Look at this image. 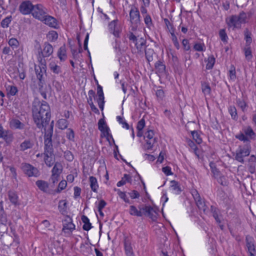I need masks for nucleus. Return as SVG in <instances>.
<instances>
[{
	"mask_svg": "<svg viewBox=\"0 0 256 256\" xmlns=\"http://www.w3.org/2000/svg\"><path fill=\"white\" fill-rule=\"evenodd\" d=\"M10 126L16 129L22 130L24 128V124L17 119H13L10 123Z\"/></svg>",
	"mask_w": 256,
	"mask_h": 256,
	"instance_id": "30",
	"label": "nucleus"
},
{
	"mask_svg": "<svg viewBox=\"0 0 256 256\" xmlns=\"http://www.w3.org/2000/svg\"><path fill=\"white\" fill-rule=\"evenodd\" d=\"M219 36L221 40L224 42H228V36L225 29H221L219 32Z\"/></svg>",
	"mask_w": 256,
	"mask_h": 256,
	"instance_id": "46",
	"label": "nucleus"
},
{
	"mask_svg": "<svg viewBox=\"0 0 256 256\" xmlns=\"http://www.w3.org/2000/svg\"><path fill=\"white\" fill-rule=\"evenodd\" d=\"M182 44L184 50L188 51L190 50V46L188 40L184 39L182 41Z\"/></svg>",
	"mask_w": 256,
	"mask_h": 256,
	"instance_id": "60",
	"label": "nucleus"
},
{
	"mask_svg": "<svg viewBox=\"0 0 256 256\" xmlns=\"http://www.w3.org/2000/svg\"><path fill=\"white\" fill-rule=\"evenodd\" d=\"M192 136L194 140L196 141V142L197 144H200L202 143V140L200 138V134H198V132H197L192 131Z\"/></svg>",
	"mask_w": 256,
	"mask_h": 256,
	"instance_id": "51",
	"label": "nucleus"
},
{
	"mask_svg": "<svg viewBox=\"0 0 256 256\" xmlns=\"http://www.w3.org/2000/svg\"><path fill=\"white\" fill-rule=\"evenodd\" d=\"M218 183L224 186H226L228 184V182L225 176L221 174L216 178Z\"/></svg>",
	"mask_w": 256,
	"mask_h": 256,
	"instance_id": "47",
	"label": "nucleus"
},
{
	"mask_svg": "<svg viewBox=\"0 0 256 256\" xmlns=\"http://www.w3.org/2000/svg\"><path fill=\"white\" fill-rule=\"evenodd\" d=\"M68 122L66 119L62 118L58 120V125L59 128L64 130L67 128Z\"/></svg>",
	"mask_w": 256,
	"mask_h": 256,
	"instance_id": "39",
	"label": "nucleus"
},
{
	"mask_svg": "<svg viewBox=\"0 0 256 256\" xmlns=\"http://www.w3.org/2000/svg\"><path fill=\"white\" fill-rule=\"evenodd\" d=\"M32 14L35 18L41 20L47 14V9L41 4L34 5Z\"/></svg>",
	"mask_w": 256,
	"mask_h": 256,
	"instance_id": "7",
	"label": "nucleus"
},
{
	"mask_svg": "<svg viewBox=\"0 0 256 256\" xmlns=\"http://www.w3.org/2000/svg\"><path fill=\"white\" fill-rule=\"evenodd\" d=\"M128 194L130 196V197L132 199L138 198L140 196L139 192L135 190H133L130 192H128Z\"/></svg>",
	"mask_w": 256,
	"mask_h": 256,
	"instance_id": "63",
	"label": "nucleus"
},
{
	"mask_svg": "<svg viewBox=\"0 0 256 256\" xmlns=\"http://www.w3.org/2000/svg\"><path fill=\"white\" fill-rule=\"evenodd\" d=\"M124 252L126 256H134L133 248L132 246L130 238L125 236L124 240Z\"/></svg>",
	"mask_w": 256,
	"mask_h": 256,
	"instance_id": "14",
	"label": "nucleus"
},
{
	"mask_svg": "<svg viewBox=\"0 0 256 256\" xmlns=\"http://www.w3.org/2000/svg\"><path fill=\"white\" fill-rule=\"evenodd\" d=\"M67 184L66 180H62L58 184V188L56 190V192H60L62 190H64Z\"/></svg>",
	"mask_w": 256,
	"mask_h": 256,
	"instance_id": "54",
	"label": "nucleus"
},
{
	"mask_svg": "<svg viewBox=\"0 0 256 256\" xmlns=\"http://www.w3.org/2000/svg\"><path fill=\"white\" fill-rule=\"evenodd\" d=\"M142 208L139 207V210L134 206H130L129 213L130 215L136 216H142Z\"/></svg>",
	"mask_w": 256,
	"mask_h": 256,
	"instance_id": "24",
	"label": "nucleus"
},
{
	"mask_svg": "<svg viewBox=\"0 0 256 256\" xmlns=\"http://www.w3.org/2000/svg\"><path fill=\"white\" fill-rule=\"evenodd\" d=\"M145 126V120L144 119L140 120L138 123L136 128L138 130H142Z\"/></svg>",
	"mask_w": 256,
	"mask_h": 256,
	"instance_id": "62",
	"label": "nucleus"
},
{
	"mask_svg": "<svg viewBox=\"0 0 256 256\" xmlns=\"http://www.w3.org/2000/svg\"><path fill=\"white\" fill-rule=\"evenodd\" d=\"M196 203L200 210H202L204 212L206 211V206L204 201L202 199Z\"/></svg>",
	"mask_w": 256,
	"mask_h": 256,
	"instance_id": "55",
	"label": "nucleus"
},
{
	"mask_svg": "<svg viewBox=\"0 0 256 256\" xmlns=\"http://www.w3.org/2000/svg\"><path fill=\"white\" fill-rule=\"evenodd\" d=\"M228 112L234 120H236L238 119L236 109L234 106H230L228 108Z\"/></svg>",
	"mask_w": 256,
	"mask_h": 256,
	"instance_id": "43",
	"label": "nucleus"
},
{
	"mask_svg": "<svg viewBox=\"0 0 256 256\" xmlns=\"http://www.w3.org/2000/svg\"><path fill=\"white\" fill-rule=\"evenodd\" d=\"M32 115L34 123L40 128L46 127L50 120V107L47 102L42 100L41 102L36 100L32 105Z\"/></svg>",
	"mask_w": 256,
	"mask_h": 256,
	"instance_id": "1",
	"label": "nucleus"
},
{
	"mask_svg": "<svg viewBox=\"0 0 256 256\" xmlns=\"http://www.w3.org/2000/svg\"><path fill=\"white\" fill-rule=\"evenodd\" d=\"M54 52L52 46L48 42H44L43 48H40L38 49V54L37 55L38 60H40L42 58L43 60H46V58L50 56Z\"/></svg>",
	"mask_w": 256,
	"mask_h": 256,
	"instance_id": "6",
	"label": "nucleus"
},
{
	"mask_svg": "<svg viewBox=\"0 0 256 256\" xmlns=\"http://www.w3.org/2000/svg\"><path fill=\"white\" fill-rule=\"evenodd\" d=\"M204 46L203 44L196 43L194 46V49L198 52H202L204 50Z\"/></svg>",
	"mask_w": 256,
	"mask_h": 256,
	"instance_id": "56",
	"label": "nucleus"
},
{
	"mask_svg": "<svg viewBox=\"0 0 256 256\" xmlns=\"http://www.w3.org/2000/svg\"><path fill=\"white\" fill-rule=\"evenodd\" d=\"M243 51L244 52L246 59L248 62L250 61L253 58L250 46L246 45L245 47L243 49Z\"/></svg>",
	"mask_w": 256,
	"mask_h": 256,
	"instance_id": "31",
	"label": "nucleus"
},
{
	"mask_svg": "<svg viewBox=\"0 0 256 256\" xmlns=\"http://www.w3.org/2000/svg\"><path fill=\"white\" fill-rule=\"evenodd\" d=\"M215 63V58L213 56H209L208 60V63L206 65V69H212Z\"/></svg>",
	"mask_w": 256,
	"mask_h": 256,
	"instance_id": "44",
	"label": "nucleus"
},
{
	"mask_svg": "<svg viewBox=\"0 0 256 256\" xmlns=\"http://www.w3.org/2000/svg\"><path fill=\"white\" fill-rule=\"evenodd\" d=\"M146 44V40L141 38L138 41H137L135 44L138 51L139 52H142L144 50H145V46Z\"/></svg>",
	"mask_w": 256,
	"mask_h": 256,
	"instance_id": "26",
	"label": "nucleus"
},
{
	"mask_svg": "<svg viewBox=\"0 0 256 256\" xmlns=\"http://www.w3.org/2000/svg\"><path fill=\"white\" fill-rule=\"evenodd\" d=\"M118 194L119 196L122 199L126 202L127 203H130V200L126 196V194L124 192H121L120 190H118Z\"/></svg>",
	"mask_w": 256,
	"mask_h": 256,
	"instance_id": "59",
	"label": "nucleus"
},
{
	"mask_svg": "<svg viewBox=\"0 0 256 256\" xmlns=\"http://www.w3.org/2000/svg\"><path fill=\"white\" fill-rule=\"evenodd\" d=\"M236 102L238 106L244 112L247 106L246 102L242 100L238 99L236 100Z\"/></svg>",
	"mask_w": 256,
	"mask_h": 256,
	"instance_id": "57",
	"label": "nucleus"
},
{
	"mask_svg": "<svg viewBox=\"0 0 256 256\" xmlns=\"http://www.w3.org/2000/svg\"><path fill=\"white\" fill-rule=\"evenodd\" d=\"M12 21V16H9L6 17L5 18L2 20L0 25L3 28H6L9 26V24Z\"/></svg>",
	"mask_w": 256,
	"mask_h": 256,
	"instance_id": "48",
	"label": "nucleus"
},
{
	"mask_svg": "<svg viewBox=\"0 0 256 256\" xmlns=\"http://www.w3.org/2000/svg\"><path fill=\"white\" fill-rule=\"evenodd\" d=\"M154 54V52L152 49L148 48L145 50L146 58L148 62H152L153 60Z\"/></svg>",
	"mask_w": 256,
	"mask_h": 256,
	"instance_id": "38",
	"label": "nucleus"
},
{
	"mask_svg": "<svg viewBox=\"0 0 256 256\" xmlns=\"http://www.w3.org/2000/svg\"><path fill=\"white\" fill-rule=\"evenodd\" d=\"M8 197L12 204L16 205L18 204V196L14 192L9 191L8 192Z\"/></svg>",
	"mask_w": 256,
	"mask_h": 256,
	"instance_id": "34",
	"label": "nucleus"
},
{
	"mask_svg": "<svg viewBox=\"0 0 256 256\" xmlns=\"http://www.w3.org/2000/svg\"><path fill=\"white\" fill-rule=\"evenodd\" d=\"M8 223V218L4 210L0 211V226H2L4 231L6 230Z\"/></svg>",
	"mask_w": 256,
	"mask_h": 256,
	"instance_id": "21",
	"label": "nucleus"
},
{
	"mask_svg": "<svg viewBox=\"0 0 256 256\" xmlns=\"http://www.w3.org/2000/svg\"><path fill=\"white\" fill-rule=\"evenodd\" d=\"M246 245L248 249L250 256H256V248L254 244V238L250 236H246Z\"/></svg>",
	"mask_w": 256,
	"mask_h": 256,
	"instance_id": "13",
	"label": "nucleus"
},
{
	"mask_svg": "<svg viewBox=\"0 0 256 256\" xmlns=\"http://www.w3.org/2000/svg\"><path fill=\"white\" fill-rule=\"evenodd\" d=\"M235 137L244 143V145L239 146L235 155V160L243 164L244 162V158L249 156L251 151L250 140L242 133L236 135Z\"/></svg>",
	"mask_w": 256,
	"mask_h": 256,
	"instance_id": "2",
	"label": "nucleus"
},
{
	"mask_svg": "<svg viewBox=\"0 0 256 256\" xmlns=\"http://www.w3.org/2000/svg\"><path fill=\"white\" fill-rule=\"evenodd\" d=\"M229 76L232 80L234 81L236 79V70L234 66H232L228 72Z\"/></svg>",
	"mask_w": 256,
	"mask_h": 256,
	"instance_id": "50",
	"label": "nucleus"
},
{
	"mask_svg": "<svg viewBox=\"0 0 256 256\" xmlns=\"http://www.w3.org/2000/svg\"><path fill=\"white\" fill-rule=\"evenodd\" d=\"M47 37L50 40L54 41L58 38V34L56 31L51 30L48 32Z\"/></svg>",
	"mask_w": 256,
	"mask_h": 256,
	"instance_id": "45",
	"label": "nucleus"
},
{
	"mask_svg": "<svg viewBox=\"0 0 256 256\" xmlns=\"http://www.w3.org/2000/svg\"><path fill=\"white\" fill-rule=\"evenodd\" d=\"M246 14L241 12L238 15H232L226 20V24L229 27H233L234 28H240L242 24L246 22Z\"/></svg>",
	"mask_w": 256,
	"mask_h": 256,
	"instance_id": "4",
	"label": "nucleus"
},
{
	"mask_svg": "<svg viewBox=\"0 0 256 256\" xmlns=\"http://www.w3.org/2000/svg\"><path fill=\"white\" fill-rule=\"evenodd\" d=\"M98 128L108 140H109L110 138L112 139V135L110 133V130L104 120L100 119L99 120Z\"/></svg>",
	"mask_w": 256,
	"mask_h": 256,
	"instance_id": "12",
	"label": "nucleus"
},
{
	"mask_svg": "<svg viewBox=\"0 0 256 256\" xmlns=\"http://www.w3.org/2000/svg\"><path fill=\"white\" fill-rule=\"evenodd\" d=\"M58 56L61 61H64L66 59V48L64 45L62 46L59 48L58 52Z\"/></svg>",
	"mask_w": 256,
	"mask_h": 256,
	"instance_id": "29",
	"label": "nucleus"
},
{
	"mask_svg": "<svg viewBox=\"0 0 256 256\" xmlns=\"http://www.w3.org/2000/svg\"><path fill=\"white\" fill-rule=\"evenodd\" d=\"M62 166L60 162L55 163L54 166L53 167L52 170V175L58 176L62 173Z\"/></svg>",
	"mask_w": 256,
	"mask_h": 256,
	"instance_id": "27",
	"label": "nucleus"
},
{
	"mask_svg": "<svg viewBox=\"0 0 256 256\" xmlns=\"http://www.w3.org/2000/svg\"><path fill=\"white\" fill-rule=\"evenodd\" d=\"M155 68L156 73L162 74L165 72L166 66L164 64L163 62L160 60H158L155 63Z\"/></svg>",
	"mask_w": 256,
	"mask_h": 256,
	"instance_id": "25",
	"label": "nucleus"
},
{
	"mask_svg": "<svg viewBox=\"0 0 256 256\" xmlns=\"http://www.w3.org/2000/svg\"><path fill=\"white\" fill-rule=\"evenodd\" d=\"M44 161L46 164L48 166L51 167L53 166L55 162V156L54 154H44Z\"/></svg>",
	"mask_w": 256,
	"mask_h": 256,
	"instance_id": "23",
	"label": "nucleus"
},
{
	"mask_svg": "<svg viewBox=\"0 0 256 256\" xmlns=\"http://www.w3.org/2000/svg\"><path fill=\"white\" fill-rule=\"evenodd\" d=\"M8 44L13 49H14V48H16L18 47V46L19 45V42L16 38H12L8 41Z\"/></svg>",
	"mask_w": 256,
	"mask_h": 256,
	"instance_id": "52",
	"label": "nucleus"
},
{
	"mask_svg": "<svg viewBox=\"0 0 256 256\" xmlns=\"http://www.w3.org/2000/svg\"><path fill=\"white\" fill-rule=\"evenodd\" d=\"M67 202L64 200H61L59 202L58 208L60 212L62 214L66 212Z\"/></svg>",
	"mask_w": 256,
	"mask_h": 256,
	"instance_id": "40",
	"label": "nucleus"
},
{
	"mask_svg": "<svg viewBox=\"0 0 256 256\" xmlns=\"http://www.w3.org/2000/svg\"><path fill=\"white\" fill-rule=\"evenodd\" d=\"M142 211L145 212V214L147 215L152 220H155L157 218V212L154 208L151 206H145L142 207Z\"/></svg>",
	"mask_w": 256,
	"mask_h": 256,
	"instance_id": "18",
	"label": "nucleus"
},
{
	"mask_svg": "<svg viewBox=\"0 0 256 256\" xmlns=\"http://www.w3.org/2000/svg\"><path fill=\"white\" fill-rule=\"evenodd\" d=\"M144 22L146 27L148 28H151V27L154 26L152 18L150 14H146L144 16Z\"/></svg>",
	"mask_w": 256,
	"mask_h": 256,
	"instance_id": "41",
	"label": "nucleus"
},
{
	"mask_svg": "<svg viewBox=\"0 0 256 256\" xmlns=\"http://www.w3.org/2000/svg\"><path fill=\"white\" fill-rule=\"evenodd\" d=\"M21 168L24 174L29 177H38L40 175V172L37 168L28 163H22Z\"/></svg>",
	"mask_w": 256,
	"mask_h": 256,
	"instance_id": "8",
	"label": "nucleus"
},
{
	"mask_svg": "<svg viewBox=\"0 0 256 256\" xmlns=\"http://www.w3.org/2000/svg\"><path fill=\"white\" fill-rule=\"evenodd\" d=\"M40 21L51 28H58L57 20L54 18L50 15L46 14Z\"/></svg>",
	"mask_w": 256,
	"mask_h": 256,
	"instance_id": "15",
	"label": "nucleus"
},
{
	"mask_svg": "<svg viewBox=\"0 0 256 256\" xmlns=\"http://www.w3.org/2000/svg\"><path fill=\"white\" fill-rule=\"evenodd\" d=\"M154 132L152 130H148L145 133L144 137L146 138V139H154Z\"/></svg>",
	"mask_w": 256,
	"mask_h": 256,
	"instance_id": "64",
	"label": "nucleus"
},
{
	"mask_svg": "<svg viewBox=\"0 0 256 256\" xmlns=\"http://www.w3.org/2000/svg\"><path fill=\"white\" fill-rule=\"evenodd\" d=\"M88 102H93L92 98H94L96 94L94 90H90L88 92Z\"/></svg>",
	"mask_w": 256,
	"mask_h": 256,
	"instance_id": "61",
	"label": "nucleus"
},
{
	"mask_svg": "<svg viewBox=\"0 0 256 256\" xmlns=\"http://www.w3.org/2000/svg\"><path fill=\"white\" fill-rule=\"evenodd\" d=\"M244 40H246V45L250 46L252 42V32L248 28H246L244 31Z\"/></svg>",
	"mask_w": 256,
	"mask_h": 256,
	"instance_id": "28",
	"label": "nucleus"
},
{
	"mask_svg": "<svg viewBox=\"0 0 256 256\" xmlns=\"http://www.w3.org/2000/svg\"><path fill=\"white\" fill-rule=\"evenodd\" d=\"M36 184L38 188L44 192L50 193L49 184L48 182L43 180H38Z\"/></svg>",
	"mask_w": 256,
	"mask_h": 256,
	"instance_id": "20",
	"label": "nucleus"
},
{
	"mask_svg": "<svg viewBox=\"0 0 256 256\" xmlns=\"http://www.w3.org/2000/svg\"><path fill=\"white\" fill-rule=\"evenodd\" d=\"M34 5H33L30 1L24 0L22 2L19 6L18 10L20 12L24 15L32 14V10Z\"/></svg>",
	"mask_w": 256,
	"mask_h": 256,
	"instance_id": "11",
	"label": "nucleus"
},
{
	"mask_svg": "<svg viewBox=\"0 0 256 256\" xmlns=\"http://www.w3.org/2000/svg\"><path fill=\"white\" fill-rule=\"evenodd\" d=\"M66 138L70 141H74V131L71 129L68 128L66 132Z\"/></svg>",
	"mask_w": 256,
	"mask_h": 256,
	"instance_id": "53",
	"label": "nucleus"
},
{
	"mask_svg": "<svg viewBox=\"0 0 256 256\" xmlns=\"http://www.w3.org/2000/svg\"><path fill=\"white\" fill-rule=\"evenodd\" d=\"M202 89L203 93L206 94H210L211 92V88L208 83L204 82L202 84Z\"/></svg>",
	"mask_w": 256,
	"mask_h": 256,
	"instance_id": "37",
	"label": "nucleus"
},
{
	"mask_svg": "<svg viewBox=\"0 0 256 256\" xmlns=\"http://www.w3.org/2000/svg\"><path fill=\"white\" fill-rule=\"evenodd\" d=\"M34 146L33 140L26 139L22 142L20 146V150L24 152L28 149L32 148Z\"/></svg>",
	"mask_w": 256,
	"mask_h": 256,
	"instance_id": "19",
	"label": "nucleus"
},
{
	"mask_svg": "<svg viewBox=\"0 0 256 256\" xmlns=\"http://www.w3.org/2000/svg\"><path fill=\"white\" fill-rule=\"evenodd\" d=\"M53 128H54V122L52 121L51 124H49V123L46 125V126H44L45 134L44 136V141H52V136L53 134Z\"/></svg>",
	"mask_w": 256,
	"mask_h": 256,
	"instance_id": "16",
	"label": "nucleus"
},
{
	"mask_svg": "<svg viewBox=\"0 0 256 256\" xmlns=\"http://www.w3.org/2000/svg\"><path fill=\"white\" fill-rule=\"evenodd\" d=\"M129 14L130 22L132 24V30H134L140 24L141 22L140 12L138 8L134 5H132Z\"/></svg>",
	"mask_w": 256,
	"mask_h": 256,
	"instance_id": "5",
	"label": "nucleus"
},
{
	"mask_svg": "<svg viewBox=\"0 0 256 256\" xmlns=\"http://www.w3.org/2000/svg\"><path fill=\"white\" fill-rule=\"evenodd\" d=\"M210 166L212 168V172H213L215 178H216L220 174V172L216 169L215 166H214L213 167V166H214V163L210 162Z\"/></svg>",
	"mask_w": 256,
	"mask_h": 256,
	"instance_id": "58",
	"label": "nucleus"
},
{
	"mask_svg": "<svg viewBox=\"0 0 256 256\" xmlns=\"http://www.w3.org/2000/svg\"><path fill=\"white\" fill-rule=\"evenodd\" d=\"M109 32L116 38H120L122 32V28L118 24V20H114L110 22L108 24Z\"/></svg>",
	"mask_w": 256,
	"mask_h": 256,
	"instance_id": "9",
	"label": "nucleus"
},
{
	"mask_svg": "<svg viewBox=\"0 0 256 256\" xmlns=\"http://www.w3.org/2000/svg\"><path fill=\"white\" fill-rule=\"evenodd\" d=\"M146 144L144 145V148L146 150H152L154 144L156 142V138H154V139H146Z\"/></svg>",
	"mask_w": 256,
	"mask_h": 256,
	"instance_id": "33",
	"label": "nucleus"
},
{
	"mask_svg": "<svg viewBox=\"0 0 256 256\" xmlns=\"http://www.w3.org/2000/svg\"><path fill=\"white\" fill-rule=\"evenodd\" d=\"M39 64L35 66L34 70L37 79L38 80V85L40 90L44 87L46 83L45 76H46V60H43L42 58L38 60Z\"/></svg>",
	"mask_w": 256,
	"mask_h": 256,
	"instance_id": "3",
	"label": "nucleus"
},
{
	"mask_svg": "<svg viewBox=\"0 0 256 256\" xmlns=\"http://www.w3.org/2000/svg\"><path fill=\"white\" fill-rule=\"evenodd\" d=\"M242 133L244 134L245 136L247 137L250 140L252 136L256 135L250 126L244 128L243 129V132Z\"/></svg>",
	"mask_w": 256,
	"mask_h": 256,
	"instance_id": "35",
	"label": "nucleus"
},
{
	"mask_svg": "<svg viewBox=\"0 0 256 256\" xmlns=\"http://www.w3.org/2000/svg\"><path fill=\"white\" fill-rule=\"evenodd\" d=\"M211 212L212 213V216L218 223H220V220L218 217V210L214 206H211Z\"/></svg>",
	"mask_w": 256,
	"mask_h": 256,
	"instance_id": "49",
	"label": "nucleus"
},
{
	"mask_svg": "<svg viewBox=\"0 0 256 256\" xmlns=\"http://www.w3.org/2000/svg\"><path fill=\"white\" fill-rule=\"evenodd\" d=\"M89 180L90 182V186L92 190L94 192H97L98 185V184L96 178L93 176H90Z\"/></svg>",
	"mask_w": 256,
	"mask_h": 256,
	"instance_id": "32",
	"label": "nucleus"
},
{
	"mask_svg": "<svg viewBox=\"0 0 256 256\" xmlns=\"http://www.w3.org/2000/svg\"><path fill=\"white\" fill-rule=\"evenodd\" d=\"M97 94L98 98L96 100L98 103V106L101 110H104V94L102 87L98 84L97 86Z\"/></svg>",
	"mask_w": 256,
	"mask_h": 256,
	"instance_id": "17",
	"label": "nucleus"
},
{
	"mask_svg": "<svg viewBox=\"0 0 256 256\" xmlns=\"http://www.w3.org/2000/svg\"><path fill=\"white\" fill-rule=\"evenodd\" d=\"M170 182V188L172 190L175 191L176 194H179L181 192L182 190L178 182L175 180H172Z\"/></svg>",
	"mask_w": 256,
	"mask_h": 256,
	"instance_id": "36",
	"label": "nucleus"
},
{
	"mask_svg": "<svg viewBox=\"0 0 256 256\" xmlns=\"http://www.w3.org/2000/svg\"><path fill=\"white\" fill-rule=\"evenodd\" d=\"M49 68L51 71L54 74H58L61 72L60 66L54 63H50L49 65Z\"/></svg>",
	"mask_w": 256,
	"mask_h": 256,
	"instance_id": "42",
	"label": "nucleus"
},
{
	"mask_svg": "<svg viewBox=\"0 0 256 256\" xmlns=\"http://www.w3.org/2000/svg\"><path fill=\"white\" fill-rule=\"evenodd\" d=\"M62 226V232L68 235H70L75 229L72 218L68 216L63 220Z\"/></svg>",
	"mask_w": 256,
	"mask_h": 256,
	"instance_id": "10",
	"label": "nucleus"
},
{
	"mask_svg": "<svg viewBox=\"0 0 256 256\" xmlns=\"http://www.w3.org/2000/svg\"><path fill=\"white\" fill-rule=\"evenodd\" d=\"M44 154H54L52 141H44Z\"/></svg>",
	"mask_w": 256,
	"mask_h": 256,
	"instance_id": "22",
	"label": "nucleus"
}]
</instances>
